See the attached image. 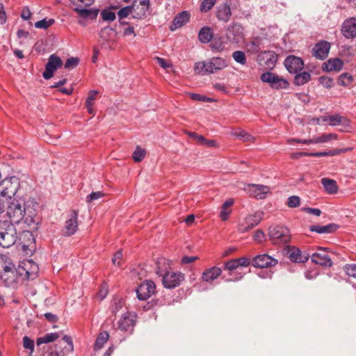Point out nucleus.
Wrapping results in <instances>:
<instances>
[{
	"label": "nucleus",
	"mask_w": 356,
	"mask_h": 356,
	"mask_svg": "<svg viewBox=\"0 0 356 356\" xmlns=\"http://www.w3.org/2000/svg\"><path fill=\"white\" fill-rule=\"evenodd\" d=\"M170 261L164 258L159 259L156 263V273L162 277V284L166 289H175L181 285L185 280V275L181 272L170 271Z\"/></svg>",
	"instance_id": "obj_1"
},
{
	"label": "nucleus",
	"mask_w": 356,
	"mask_h": 356,
	"mask_svg": "<svg viewBox=\"0 0 356 356\" xmlns=\"http://www.w3.org/2000/svg\"><path fill=\"white\" fill-rule=\"evenodd\" d=\"M227 62L220 57H213L208 60L197 62L194 65L195 74L205 75L213 74L227 67Z\"/></svg>",
	"instance_id": "obj_2"
},
{
	"label": "nucleus",
	"mask_w": 356,
	"mask_h": 356,
	"mask_svg": "<svg viewBox=\"0 0 356 356\" xmlns=\"http://www.w3.org/2000/svg\"><path fill=\"white\" fill-rule=\"evenodd\" d=\"M7 214L11 222L14 223L21 222L24 218L26 214L24 200L22 198L16 197L9 200Z\"/></svg>",
	"instance_id": "obj_3"
},
{
	"label": "nucleus",
	"mask_w": 356,
	"mask_h": 356,
	"mask_svg": "<svg viewBox=\"0 0 356 356\" xmlns=\"http://www.w3.org/2000/svg\"><path fill=\"white\" fill-rule=\"evenodd\" d=\"M17 238V231L13 223L0 222V245L3 248H9L15 244Z\"/></svg>",
	"instance_id": "obj_4"
},
{
	"label": "nucleus",
	"mask_w": 356,
	"mask_h": 356,
	"mask_svg": "<svg viewBox=\"0 0 356 356\" xmlns=\"http://www.w3.org/2000/svg\"><path fill=\"white\" fill-rule=\"evenodd\" d=\"M268 236L274 244L282 245L290 241L291 234L284 226L272 225L268 229Z\"/></svg>",
	"instance_id": "obj_5"
},
{
	"label": "nucleus",
	"mask_w": 356,
	"mask_h": 356,
	"mask_svg": "<svg viewBox=\"0 0 356 356\" xmlns=\"http://www.w3.org/2000/svg\"><path fill=\"white\" fill-rule=\"evenodd\" d=\"M1 195L7 200H13L19 188V179L17 177L4 179L0 184Z\"/></svg>",
	"instance_id": "obj_6"
},
{
	"label": "nucleus",
	"mask_w": 356,
	"mask_h": 356,
	"mask_svg": "<svg viewBox=\"0 0 356 356\" xmlns=\"http://www.w3.org/2000/svg\"><path fill=\"white\" fill-rule=\"evenodd\" d=\"M136 316L133 312L129 311L123 312L116 323L118 329L129 334L132 333L136 323Z\"/></svg>",
	"instance_id": "obj_7"
},
{
	"label": "nucleus",
	"mask_w": 356,
	"mask_h": 356,
	"mask_svg": "<svg viewBox=\"0 0 356 356\" xmlns=\"http://www.w3.org/2000/svg\"><path fill=\"white\" fill-rule=\"evenodd\" d=\"M264 213L262 211H257L254 213L248 215L244 220L238 225V230L244 233L248 232L254 227L257 226L262 220Z\"/></svg>",
	"instance_id": "obj_8"
},
{
	"label": "nucleus",
	"mask_w": 356,
	"mask_h": 356,
	"mask_svg": "<svg viewBox=\"0 0 356 356\" xmlns=\"http://www.w3.org/2000/svg\"><path fill=\"white\" fill-rule=\"evenodd\" d=\"M261 80L263 82L268 83L270 86L275 89H285L288 88L289 82L279 76L272 72H265L261 75Z\"/></svg>",
	"instance_id": "obj_9"
},
{
	"label": "nucleus",
	"mask_w": 356,
	"mask_h": 356,
	"mask_svg": "<svg viewBox=\"0 0 356 356\" xmlns=\"http://www.w3.org/2000/svg\"><path fill=\"white\" fill-rule=\"evenodd\" d=\"M78 215L79 211L72 209L70 211L67 216L65 226L64 234L67 236H70L76 233L78 229Z\"/></svg>",
	"instance_id": "obj_10"
},
{
	"label": "nucleus",
	"mask_w": 356,
	"mask_h": 356,
	"mask_svg": "<svg viewBox=\"0 0 356 356\" xmlns=\"http://www.w3.org/2000/svg\"><path fill=\"white\" fill-rule=\"evenodd\" d=\"M226 35L230 42L236 44L241 43L244 39L243 28L238 23H233L228 26Z\"/></svg>",
	"instance_id": "obj_11"
},
{
	"label": "nucleus",
	"mask_w": 356,
	"mask_h": 356,
	"mask_svg": "<svg viewBox=\"0 0 356 356\" xmlns=\"http://www.w3.org/2000/svg\"><path fill=\"white\" fill-rule=\"evenodd\" d=\"M156 284L152 280L142 282L136 289L137 297L140 300H145L154 294Z\"/></svg>",
	"instance_id": "obj_12"
},
{
	"label": "nucleus",
	"mask_w": 356,
	"mask_h": 356,
	"mask_svg": "<svg viewBox=\"0 0 356 356\" xmlns=\"http://www.w3.org/2000/svg\"><path fill=\"white\" fill-rule=\"evenodd\" d=\"M62 65L63 61L60 57L54 54L51 55L45 65L44 72L42 74L44 79H51L54 75V72Z\"/></svg>",
	"instance_id": "obj_13"
},
{
	"label": "nucleus",
	"mask_w": 356,
	"mask_h": 356,
	"mask_svg": "<svg viewBox=\"0 0 356 356\" xmlns=\"http://www.w3.org/2000/svg\"><path fill=\"white\" fill-rule=\"evenodd\" d=\"M278 260L267 254L255 256L252 260V265L257 268H264L275 266Z\"/></svg>",
	"instance_id": "obj_14"
},
{
	"label": "nucleus",
	"mask_w": 356,
	"mask_h": 356,
	"mask_svg": "<svg viewBox=\"0 0 356 356\" xmlns=\"http://www.w3.org/2000/svg\"><path fill=\"white\" fill-rule=\"evenodd\" d=\"M244 190L249 195L259 200L264 199L266 195L270 193L269 187L258 184H248Z\"/></svg>",
	"instance_id": "obj_15"
},
{
	"label": "nucleus",
	"mask_w": 356,
	"mask_h": 356,
	"mask_svg": "<svg viewBox=\"0 0 356 356\" xmlns=\"http://www.w3.org/2000/svg\"><path fill=\"white\" fill-rule=\"evenodd\" d=\"M341 32L348 39L356 38V18L350 17L346 19L342 24Z\"/></svg>",
	"instance_id": "obj_16"
},
{
	"label": "nucleus",
	"mask_w": 356,
	"mask_h": 356,
	"mask_svg": "<svg viewBox=\"0 0 356 356\" xmlns=\"http://www.w3.org/2000/svg\"><path fill=\"white\" fill-rule=\"evenodd\" d=\"M284 65L290 73L297 74L304 67L303 60L295 56H289L284 60Z\"/></svg>",
	"instance_id": "obj_17"
},
{
	"label": "nucleus",
	"mask_w": 356,
	"mask_h": 356,
	"mask_svg": "<svg viewBox=\"0 0 356 356\" xmlns=\"http://www.w3.org/2000/svg\"><path fill=\"white\" fill-rule=\"evenodd\" d=\"M58 348L56 350V356H65L70 355L74 350L72 340L70 337L64 336L58 342Z\"/></svg>",
	"instance_id": "obj_18"
},
{
	"label": "nucleus",
	"mask_w": 356,
	"mask_h": 356,
	"mask_svg": "<svg viewBox=\"0 0 356 356\" xmlns=\"http://www.w3.org/2000/svg\"><path fill=\"white\" fill-rule=\"evenodd\" d=\"M261 65H264L267 69H273L277 63V55L273 51L261 52L258 56Z\"/></svg>",
	"instance_id": "obj_19"
},
{
	"label": "nucleus",
	"mask_w": 356,
	"mask_h": 356,
	"mask_svg": "<svg viewBox=\"0 0 356 356\" xmlns=\"http://www.w3.org/2000/svg\"><path fill=\"white\" fill-rule=\"evenodd\" d=\"M287 254L289 259L295 263H305L310 257L309 253L306 252H302L300 249L296 247L289 248Z\"/></svg>",
	"instance_id": "obj_20"
},
{
	"label": "nucleus",
	"mask_w": 356,
	"mask_h": 356,
	"mask_svg": "<svg viewBox=\"0 0 356 356\" xmlns=\"http://www.w3.org/2000/svg\"><path fill=\"white\" fill-rule=\"evenodd\" d=\"M330 49V44L325 41H321L315 44L312 49V54L316 58L324 60L327 58Z\"/></svg>",
	"instance_id": "obj_21"
},
{
	"label": "nucleus",
	"mask_w": 356,
	"mask_h": 356,
	"mask_svg": "<svg viewBox=\"0 0 356 356\" xmlns=\"http://www.w3.org/2000/svg\"><path fill=\"white\" fill-rule=\"evenodd\" d=\"M216 16L219 21L227 22L232 16L229 5L227 3L220 4L216 8Z\"/></svg>",
	"instance_id": "obj_22"
},
{
	"label": "nucleus",
	"mask_w": 356,
	"mask_h": 356,
	"mask_svg": "<svg viewBox=\"0 0 356 356\" xmlns=\"http://www.w3.org/2000/svg\"><path fill=\"white\" fill-rule=\"evenodd\" d=\"M222 273L219 267L213 266L205 270L202 274V280L206 282H211L218 277Z\"/></svg>",
	"instance_id": "obj_23"
},
{
	"label": "nucleus",
	"mask_w": 356,
	"mask_h": 356,
	"mask_svg": "<svg viewBox=\"0 0 356 356\" xmlns=\"http://www.w3.org/2000/svg\"><path fill=\"white\" fill-rule=\"evenodd\" d=\"M312 262L326 267L332 266V261L330 257L325 254L320 252H315L311 255Z\"/></svg>",
	"instance_id": "obj_24"
},
{
	"label": "nucleus",
	"mask_w": 356,
	"mask_h": 356,
	"mask_svg": "<svg viewBox=\"0 0 356 356\" xmlns=\"http://www.w3.org/2000/svg\"><path fill=\"white\" fill-rule=\"evenodd\" d=\"M322 120L323 122H329V125L330 126H337L339 124L348 126L349 124V120L346 118L338 114L323 116Z\"/></svg>",
	"instance_id": "obj_25"
},
{
	"label": "nucleus",
	"mask_w": 356,
	"mask_h": 356,
	"mask_svg": "<svg viewBox=\"0 0 356 356\" xmlns=\"http://www.w3.org/2000/svg\"><path fill=\"white\" fill-rule=\"evenodd\" d=\"M343 65V62L339 58H331L323 65V70L327 72H339Z\"/></svg>",
	"instance_id": "obj_26"
},
{
	"label": "nucleus",
	"mask_w": 356,
	"mask_h": 356,
	"mask_svg": "<svg viewBox=\"0 0 356 356\" xmlns=\"http://www.w3.org/2000/svg\"><path fill=\"white\" fill-rule=\"evenodd\" d=\"M338 225L334 223H330L327 225H312L309 227L311 232H316L318 234L332 233L337 230Z\"/></svg>",
	"instance_id": "obj_27"
},
{
	"label": "nucleus",
	"mask_w": 356,
	"mask_h": 356,
	"mask_svg": "<svg viewBox=\"0 0 356 356\" xmlns=\"http://www.w3.org/2000/svg\"><path fill=\"white\" fill-rule=\"evenodd\" d=\"M136 0H135L131 6H125L121 8L118 13V18L120 19H124L131 13H134V15L135 12H137V10L139 9V6H136Z\"/></svg>",
	"instance_id": "obj_28"
},
{
	"label": "nucleus",
	"mask_w": 356,
	"mask_h": 356,
	"mask_svg": "<svg viewBox=\"0 0 356 356\" xmlns=\"http://www.w3.org/2000/svg\"><path fill=\"white\" fill-rule=\"evenodd\" d=\"M321 184L327 193L335 194L337 193L338 186L335 180L323 178L321 179Z\"/></svg>",
	"instance_id": "obj_29"
},
{
	"label": "nucleus",
	"mask_w": 356,
	"mask_h": 356,
	"mask_svg": "<svg viewBox=\"0 0 356 356\" xmlns=\"http://www.w3.org/2000/svg\"><path fill=\"white\" fill-rule=\"evenodd\" d=\"M213 35L211 28L204 26L201 29L198 34V38L201 42L208 43L211 41Z\"/></svg>",
	"instance_id": "obj_30"
},
{
	"label": "nucleus",
	"mask_w": 356,
	"mask_h": 356,
	"mask_svg": "<svg viewBox=\"0 0 356 356\" xmlns=\"http://www.w3.org/2000/svg\"><path fill=\"white\" fill-rule=\"evenodd\" d=\"M139 3L141 8L138 11L135 12V15H133L136 19H141L146 16L149 6V0H139Z\"/></svg>",
	"instance_id": "obj_31"
},
{
	"label": "nucleus",
	"mask_w": 356,
	"mask_h": 356,
	"mask_svg": "<svg viewBox=\"0 0 356 356\" xmlns=\"http://www.w3.org/2000/svg\"><path fill=\"white\" fill-rule=\"evenodd\" d=\"M189 19V14L186 11H183L177 15L174 19L173 24L175 29L179 28L185 24Z\"/></svg>",
	"instance_id": "obj_32"
},
{
	"label": "nucleus",
	"mask_w": 356,
	"mask_h": 356,
	"mask_svg": "<svg viewBox=\"0 0 356 356\" xmlns=\"http://www.w3.org/2000/svg\"><path fill=\"white\" fill-rule=\"evenodd\" d=\"M60 337L58 333H48L37 339L36 343L40 346L42 343H47L56 341Z\"/></svg>",
	"instance_id": "obj_33"
},
{
	"label": "nucleus",
	"mask_w": 356,
	"mask_h": 356,
	"mask_svg": "<svg viewBox=\"0 0 356 356\" xmlns=\"http://www.w3.org/2000/svg\"><path fill=\"white\" fill-rule=\"evenodd\" d=\"M109 338V334L106 331H103L98 335L94 346L95 350H99L103 347V345L107 342Z\"/></svg>",
	"instance_id": "obj_34"
},
{
	"label": "nucleus",
	"mask_w": 356,
	"mask_h": 356,
	"mask_svg": "<svg viewBox=\"0 0 356 356\" xmlns=\"http://www.w3.org/2000/svg\"><path fill=\"white\" fill-rule=\"evenodd\" d=\"M336 139H337L336 134H323L321 136L313 138V143H325Z\"/></svg>",
	"instance_id": "obj_35"
},
{
	"label": "nucleus",
	"mask_w": 356,
	"mask_h": 356,
	"mask_svg": "<svg viewBox=\"0 0 356 356\" xmlns=\"http://www.w3.org/2000/svg\"><path fill=\"white\" fill-rule=\"evenodd\" d=\"M310 74L307 72H303L297 74L294 79V83L297 86H302L310 80Z\"/></svg>",
	"instance_id": "obj_36"
},
{
	"label": "nucleus",
	"mask_w": 356,
	"mask_h": 356,
	"mask_svg": "<svg viewBox=\"0 0 356 356\" xmlns=\"http://www.w3.org/2000/svg\"><path fill=\"white\" fill-rule=\"evenodd\" d=\"M74 11L81 17L83 18H94L97 16V13L91 9L76 8Z\"/></svg>",
	"instance_id": "obj_37"
},
{
	"label": "nucleus",
	"mask_w": 356,
	"mask_h": 356,
	"mask_svg": "<svg viewBox=\"0 0 356 356\" xmlns=\"http://www.w3.org/2000/svg\"><path fill=\"white\" fill-rule=\"evenodd\" d=\"M126 311H127V310L124 307V302L122 300H115L113 302V304L112 305V313L115 316H117V314L118 313H120V312H121V314H122L123 312H125Z\"/></svg>",
	"instance_id": "obj_38"
},
{
	"label": "nucleus",
	"mask_w": 356,
	"mask_h": 356,
	"mask_svg": "<svg viewBox=\"0 0 356 356\" xmlns=\"http://www.w3.org/2000/svg\"><path fill=\"white\" fill-rule=\"evenodd\" d=\"M145 150L140 146H137L133 153L132 158L136 162H140L145 156Z\"/></svg>",
	"instance_id": "obj_39"
},
{
	"label": "nucleus",
	"mask_w": 356,
	"mask_h": 356,
	"mask_svg": "<svg viewBox=\"0 0 356 356\" xmlns=\"http://www.w3.org/2000/svg\"><path fill=\"white\" fill-rule=\"evenodd\" d=\"M55 20L54 19H43L35 23V27L37 29H47L52 24H54Z\"/></svg>",
	"instance_id": "obj_40"
},
{
	"label": "nucleus",
	"mask_w": 356,
	"mask_h": 356,
	"mask_svg": "<svg viewBox=\"0 0 356 356\" xmlns=\"http://www.w3.org/2000/svg\"><path fill=\"white\" fill-rule=\"evenodd\" d=\"M232 57L234 60L240 63L241 65H245L246 63V56L245 53L242 51H236L233 53Z\"/></svg>",
	"instance_id": "obj_41"
},
{
	"label": "nucleus",
	"mask_w": 356,
	"mask_h": 356,
	"mask_svg": "<svg viewBox=\"0 0 356 356\" xmlns=\"http://www.w3.org/2000/svg\"><path fill=\"white\" fill-rule=\"evenodd\" d=\"M217 0H203L201 3L200 10L202 13L209 11L215 5Z\"/></svg>",
	"instance_id": "obj_42"
},
{
	"label": "nucleus",
	"mask_w": 356,
	"mask_h": 356,
	"mask_svg": "<svg viewBox=\"0 0 356 356\" xmlns=\"http://www.w3.org/2000/svg\"><path fill=\"white\" fill-rule=\"evenodd\" d=\"M353 81V76L348 73L341 74L339 79V84L343 86H349Z\"/></svg>",
	"instance_id": "obj_43"
},
{
	"label": "nucleus",
	"mask_w": 356,
	"mask_h": 356,
	"mask_svg": "<svg viewBox=\"0 0 356 356\" xmlns=\"http://www.w3.org/2000/svg\"><path fill=\"white\" fill-rule=\"evenodd\" d=\"M343 270L347 275H348L349 277L356 278V264H346L343 267Z\"/></svg>",
	"instance_id": "obj_44"
},
{
	"label": "nucleus",
	"mask_w": 356,
	"mask_h": 356,
	"mask_svg": "<svg viewBox=\"0 0 356 356\" xmlns=\"http://www.w3.org/2000/svg\"><path fill=\"white\" fill-rule=\"evenodd\" d=\"M79 63V59L77 57L68 58L65 63V68L72 69L76 67Z\"/></svg>",
	"instance_id": "obj_45"
},
{
	"label": "nucleus",
	"mask_w": 356,
	"mask_h": 356,
	"mask_svg": "<svg viewBox=\"0 0 356 356\" xmlns=\"http://www.w3.org/2000/svg\"><path fill=\"white\" fill-rule=\"evenodd\" d=\"M211 48L213 51H220L224 48L223 42L220 39H214L211 43Z\"/></svg>",
	"instance_id": "obj_46"
},
{
	"label": "nucleus",
	"mask_w": 356,
	"mask_h": 356,
	"mask_svg": "<svg viewBox=\"0 0 356 356\" xmlns=\"http://www.w3.org/2000/svg\"><path fill=\"white\" fill-rule=\"evenodd\" d=\"M98 93L99 92L97 90H90L86 102V106H93Z\"/></svg>",
	"instance_id": "obj_47"
},
{
	"label": "nucleus",
	"mask_w": 356,
	"mask_h": 356,
	"mask_svg": "<svg viewBox=\"0 0 356 356\" xmlns=\"http://www.w3.org/2000/svg\"><path fill=\"white\" fill-rule=\"evenodd\" d=\"M101 15L104 21L113 22L116 18L115 14L113 12L108 10H103L101 13Z\"/></svg>",
	"instance_id": "obj_48"
},
{
	"label": "nucleus",
	"mask_w": 356,
	"mask_h": 356,
	"mask_svg": "<svg viewBox=\"0 0 356 356\" xmlns=\"http://www.w3.org/2000/svg\"><path fill=\"white\" fill-rule=\"evenodd\" d=\"M104 196V193L101 191L92 192L87 196L86 202L88 203H90L92 201L99 199Z\"/></svg>",
	"instance_id": "obj_49"
},
{
	"label": "nucleus",
	"mask_w": 356,
	"mask_h": 356,
	"mask_svg": "<svg viewBox=\"0 0 356 356\" xmlns=\"http://www.w3.org/2000/svg\"><path fill=\"white\" fill-rule=\"evenodd\" d=\"M319 82L326 88H330L333 86V80L327 76H321L319 78Z\"/></svg>",
	"instance_id": "obj_50"
},
{
	"label": "nucleus",
	"mask_w": 356,
	"mask_h": 356,
	"mask_svg": "<svg viewBox=\"0 0 356 356\" xmlns=\"http://www.w3.org/2000/svg\"><path fill=\"white\" fill-rule=\"evenodd\" d=\"M23 346L26 349L30 350L31 353H32L34 348V341L29 337L25 336L23 338Z\"/></svg>",
	"instance_id": "obj_51"
},
{
	"label": "nucleus",
	"mask_w": 356,
	"mask_h": 356,
	"mask_svg": "<svg viewBox=\"0 0 356 356\" xmlns=\"http://www.w3.org/2000/svg\"><path fill=\"white\" fill-rule=\"evenodd\" d=\"M187 135L195 140L199 145H202V142L204 141V137L202 135H199L195 132L187 131Z\"/></svg>",
	"instance_id": "obj_52"
},
{
	"label": "nucleus",
	"mask_w": 356,
	"mask_h": 356,
	"mask_svg": "<svg viewBox=\"0 0 356 356\" xmlns=\"http://www.w3.org/2000/svg\"><path fill=\"white\" fill-rule=\"evenodd\" d=\"M300 198L298 196H291L288 199L287 205L291 208H295L300 205Z\"/></svg>",
	"instance_id": "obj_53"
},
{
	"label": "nucleus",
	"mask_w": 356,
	"mask_h": 356,
	"mask_svg": "<svg viewBox=\"0 0 356 356\" xmlns=\"http://www.w3.org/2000/svg\"><path fill=\"white\" fill-rule=\"evenodd\" d=\"M71 2L74 4V5H77L79 6V7H82V6H91L93 2H94V0H70Z\"/></svg>",
	"instance_id": "obj_54"
},
{
	"label": "nucleus",
	"mask_w": 356,
	"mask_h": 356,
	"mask_svg": "<svg viewBox=\"0 0 356 356\" xmlns=\"http://www.w3.org/2000/svg\"><path fill=\"white\" fill-rule=\"evenodd\" d=\"M191 98L193 100H197V101H202V102H213L212 99H211L209 97H207L205 96H201L200 95L196 94V93L191 94Z\"/></svg>",
	"instance_id": "obj_55"
},
{
	"label": "nucleus",
	"mask_w": 356,
	"mask_h": 356,
	"mask_svg": "<svg viewBox=\"0 0 356 356\" xmlns=\"http://www.w3.org/2000/svg\"><path fill=\"white\" fill-rule=\"evenodd\" d=\"M238 267V265L237 264V261H236V259H231L229 261H228L226 264H225V268L228 270H235L236 268H237Z\"/></svg>",
	"instance_id": "obj_56"
},
{
	"label": "nucleus",
	"mask_w": 356,
	"mask_h": 356,
	"mask_svg": "<svg viewBox=\"0 0 356 356\" xmlns=\"http://www.w3.org/2000/svg\"><path fill=\"white\" fill-rule=\"evenodd\" d=\"M122 258V250H118L116 252L112 259L113 264L116 266L120 265V261Z\"/></svg>",
	"instance_id": "obj_57"
},
{
	"label": "nucleus",
	"mask_w": 356,
	"mask_h": 356,
	"mask_svg": "<svg viewBox=\"0 0 356 356\" xmlns=\"http://www.w3.org/2000/svg\"><path fill=\"white\" fill-rule=\"evenodd\" d=\"M158 64L163 67V69H168L172 67V64L170 63H168L165 59L159 57H156Z\"/></svg>",
	"instance_id": "obj_58"
},
{
	"label": "nucleus",
	"mask_w": 356,
	"mask_h": 356,
	"mask_svg": "<svg viewBox=\"0 0 356 356\" xmlns=\"http://www.w3.org/2000/svg\"><path fill=\"white\" fill-rule=\"evenodd\" d=\"M239 266L247 267L250 264V259L248 257H241L235 259Z\"/></svg>",
	"instance_id": "obj_59"
},
{
	"label": "nucleus",
	"mask_w": 356,
	"mask_h": 356,
	"mask_svg": "<svg viewBox=\"0 0 356 356\" xmlns=\"http://www.w3.org/2000/svg\"><path fill=\"white\" fill-rule=\"evenodd\" d=\"M201 145H204L208 147H218L219 144L215 140H208L204 138V141L202 142Z\"/></svg>",
	"instance_id": "obj_60"
},
{
	"label": "nucleus",
	"mask_w": 356,
	"mask_h": 356,
	"mask_svg": "<svg viewBox=\"0 0 356 356\" xmlns=\"http://www.w3.org/2000/svg\"><path fill=\"white\" fill-rule=\"evenodd\" d=\"M264 237V233L260 229L257 230L253 236L254 240L258 243L263 241Z\"/></svg>",
	"instance_id": "obj_61"
},
{
	"label": "nucleus",
	"mask_w": 356,
	"mask_h": 356,
	"mask_svg": "<svg viewBox=\"0 0 356 356\" xmlns=\"http://www.w3.org/2000/svg\"><path fill=\"white\" fill-rule=\"evenodd\" d=\"M7 15L3 10V5L0 3V24H3L6 22Z\"/></svg>",
	"instance_id": "obj_62"
},
{
	"label": "nucleus",
	"mask_w": 356,
	"mask_h": 356,
	"mask_svg": "<svg viewBox=\"0 0 356 356\" xmlns=\"http://www.w3.org/2000/svg\"><path fill=\"white\" fill-rule=\"evenodd\" d=\"M230 213L231 210L229 209L222 206L220 217L222 220H226Z\"/></svg>",
	"instance_id": "obj_63"
},
{
	"label": "nucleus",
	"mask_w": 356,
	"mask_h": 356,
	"mask_svg": "<svg viewBox=\"0 0 356 356\" xmlns=\"http://www.w3.org/2000/svg\"><path fill=\"white\" fill-rule=\"evenodd\" d=\"M197 259H198L197 257L185 256V257H182L181 262L182 264H188L193 263V262H194L195 261H196Z\"/></svg>",
	"instance_id": "obj_64"
}]
</instances>
